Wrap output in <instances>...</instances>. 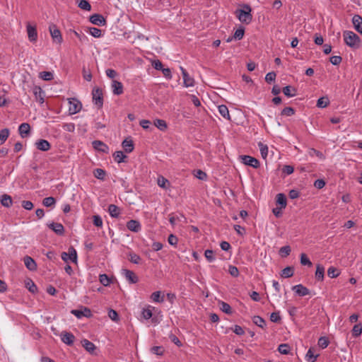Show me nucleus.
I'll list each match as a JSON object with an SVG mask.
<instances>
[{
  "label": "nucleus",
  "mask_w": 362,
  "mask_h": 362,
  "mask_svg": "<svg viewBox=\"0 0 362 362\" xmlns=\"http://www.w3.org/2000/svg\"><path fill=\"white\" fill-rule=\"evenodd\" d=\"M344 40L345 43L351 47L358 48L360 46V37L354 32L346 30L344 32Z\"/></svg>",
  "instance_id": "f257e3e1"
},
{
  "label": "nucleus",
  "mask_w": 362,
  "mask_h": 362,
  "mask_svg": "<svg viewBox=\"0 0 362 362\" xmlns=\"http://www.w3.org/2000/svg\"><path fill=\"white\" fill-rule=\"evenodd\" d=\"M93 102L98 108H101L103 105V93L100 88H95L92 92Z\"/></svg>",
  "instance_id": "f03ea898"
},
{
  "label": "nucleus",
  "mask_w": 362,
  "mask_h": 362,
  "mask_svg": "<svg viewBox=\"0 0 362 362\" xmlns=\"http://www.w3.org/2000/svg\"><path fill=\"white\" fill-rule=\"evenodd\" d=\"M69 112L70 115H74L78 112L82 108L81 103L76 98H69Z\"/></svg>",
  "instance_id": "7ed1b4c3"
},
{
  "label": "nucleus",
  "mask_w": 362,
  "mask_h": 362,
  "mask_svg": "<svg viewBox=\"0 0 362 362\" xmlns=\"http://www.w3.org/2000/svg\"><path fill=\"white\" fill-rule=\"evenodd\" d=\"M247 11L240 9L238 11V18L240 21L248 24L252 21V15L250 13L251 8L249 6L246 7Z\"/></svg>",
  "instance_id": "20e7f679"
},
{
  "label": "nucleus",
  "mask_w": 362,
  "mask_h": 362,
  "mask_svg": "<svg viewBox=\"0 0 362 362\" xmlns=\"http://www.w3.org/2000/svg\"><path fill=\"white\" fill-rule=\"evenodd\" d=\"M49 29L53 41L58 44H61L62 42L63 39L61 32L57 28V25H55L54 24H52L49 25Z\"/></svg>",
  "instance_id": "39448f33"
},
{
  "label": "nucleus",
  "mask_w": 362,
  "mask_h": 362,
  "mask_svg": "<svg viewBox=\"0 0 362 362\" xmlns=\"http://www.w3.org/2000/svg\"><path fill=\"white\" fill-rule=\"evenodd\" d=\"M242 163L246 165L251 166L254 168H257L259 166V162L257 159L250 156H240Z\"/></svg>",
  "instance_id": "423d86ee"
},
{
  "label": "nucleus",
  "mask_w": 362,
  "mask_h": 362,
  "mask_svg": "<svg viewBox=\"0 0 362 362\" xmlns=\"http://www.w3.org/2000/svg\"><path fill=\"white\" fill-rule=\"evenodd\" d=\"M61 256L64 262H67L68 259L73 262H76L77 261V252L73 247L69 248L68 252H63Z\"/></svg>",
  "instance_id": "0eeeda50"
},
{
  "label": "nucleus",
  "mask_w": 362,
  "mask_h": 362,
  "mask_svg": "<svg viewBox=\"0 0 362 362\" xmlns=\"http://www.w3.org/2000/svg\"><path fill=\"white\" fill-rule=\"evenodd\" d=\"M122 274L124 276L126 279L130 283V284H136L139 281V278L136 276V274L131 270L123 269L122 270Z\"/></svg>",
  "instance_id": "6e6552de"
},
{
  "label": "nucleus",
  "mask_w": 362,
  "mask_h": 362,
  "mask_svg": "<svg viewBox=\"0 0 362 362\" xmlns=\"http://www.w3.org/2000/svg\"><path fill=\"white\" fill-rule=\"evenodd\" d=\"M71 313L79 319L82 317H90L92 316L90 310L86 307H83L81 310H72Z\"/></svg>",
  "instance_id": "1a4fd4ad"
},
{
  "label": "nucleus",
  "mask_w": 362,
  "mask_h": 362,
  "mask_svg": "<svg viewBox=\"0 0 362 362\" xmlns=\"http://www.w3.org/2000/svg\"><path fill=\"white\" fill-rule=\"evenodd\" d=\"M61 339L64 344L71 346L74 342L75 336L71 332L63 331L61 333Z\"/></svg>",
  "instance_id": "9d476101"
},
{
  "label": "nucleus",
  "mask_w": 362,
  "mask_h": 362,
  "mask_svg": "<svg viewBox=\"0 0 362 362\" xmlns=\"http://www.w3.org/2000/svg\"><path fill=\"white\" fill-rule=\"evenodd\" d=\"M90 21L93 24L98 25V26L104 25L106 23L105 18L103 17V16H102L101 14H99V13H95V14L91 15L90 16Z\"/></svg>",
  "instance_id": "9b49d317"
},
{
  "label": "nucleus",
  "mask_w": 362,
  "mask_h": 362,
  "mask_svg": "<svg viewBox=\"0 0 362 362\" xmlns=\"http://www.w3.org/2000/svg\"><path fill=\"white\" fill-rule=\"evenodd\" d=\"M26 28L29 40L30 42H36L37 39V33L36 27L28 23Z\"/></svg>",
  "instance_id": "f8f14e48"
},
{
  "label": "nucleus",
  "mask_w": 362,
  "mask_h": 362,
  "mask_svg": "<svg viewBox=\"0 0 362 362\" xmlns=\"http://www.w3.org/2000/svg\"><path fill=\"white\" fill-rule=\"evenodd\" d=\"M23 262L28 270L35 271L37 269V263L31 257L28 255L24 257Z\"/></svg>",
  "instance_id": "ddd939ff"
},
{
  "label": "nucleus",
  "mask_w": 362,
  "mask_h": 362,
  "mask_svg": "<svg viewBox=\"0 0 362 362\" xmlns=\"http://www.w3.org/2000/svg\"><path fill=\"white\" fill-rule=\"evenodd\" d=\"M182 75L184 81L185 86L191 87L194 86V79L189 76L187 71L182 67L180 66Z\"/></svg>",
  "instance_id": "4468645a"
},
{
  "label": "nucleus",
  "mask_w": 362,
  "mask_h": 362,
  "mask_svg": "<svg viewBox=\"0 0 362 362\" xmlns=\"http://www.w3.org/2000/svg\"><path fill=\"white\" fill-rule=\"evenodd\" d=\"M93 147L98 151L107 153L109 147L101 141L95 140L92 142Z\"/></svg>",
  "instance_id": "2eb2a0df"
},
{
  "label": "nucleus",
  "mask_w": 362,
  "mask_h": 362,
  "mask_svg": "<svg viewBox=\"0 0 362 362\" xmlns=\"http://www.w3.org/2000/svg\"><path fill=\"white\" fill-rule=\"evenodd\" d=\"M48 227L58 235H63L64 233V228L62 223L52 222L48 224Z\"/></svg>",
  "instance_id": "dca6fc26"
},
{
  "label": "nucleus",
  "mask_w": 362,
  "mask_h": 362,
  "mask_svg": "<svg viewBox=\"0 0 362 362\" xmlns=\"http://www.w3.org/2000/svg\"><path fill=\"white\" fill-rule=\"evenodd\" d=\"M35 146L38 150L47 151L50 149L51 144L45 139H39L35 142Z\"/></svg>",
  "instance_id": "f3484780"
},
{
  "label": "nucleus",
  "mask_w": 362,
  "mask_h": 362,
  "mask_svg": "<svg viewBox=\"0 0 362 362\" xmlns=\"http://www.w3.org/2000/svg\"><path fill=\"white\" fill-rule=\"evenodd\" d=\"M292 289L300 296H305L310 294V290L302 284L293 286Z\"/></svg>",
  "instance_id": "a211bd4d"
},
{
  "label": "nucleus",
  "mask_w": 362,
  "mask_h": 362,
  "mask_svg": "<svg viewBox=\"0 0 362 362\" xmlns=\"http://www.w3.org/2000/svg\"><path fill=\"white\" fill-rule=\"evenodd\" d=\"M81 344H82V346L84 347V349L88 353H90V354H93V355L96 354L95 353V351L96 350V346H95V344L93 342L85 339L81 341Z\"/></svg>",
  "instance_id": "6ab92c4d"
},
{
  "label": "nucleus",
  "mask_w": 362,
  "mask_h": 362,
  "mask_svg": "<svg viewBox=\"0 0 362 362\" xmlns=\"http://www.w3.org/2000/svg\"><path fill=\"white\" fill-rule=\"evenodd\" d=\"M35 100L40 104L44 103V91L40 86H35L33 90Z\"/></svg>",
  "instance_id": "aec40b11"
},
{
  "label": "nucleus",
  "mask_w": 362,
  "mask_h": 362,
  "mask_svg": "<svg viewBox=\"0 0 362 362\" xmlns=\"http://www.w3.org/2000/svg\"><path fill=\"white\" fill-rule=\"evenodd\" d=\"M325 267L323 265L318 264L316 265V271L315 274V277L317 281H322L325 278Z\"/></svg>",
  "instance_id": "412c9836"
},
{
  "label": "nucleus",
  "mask_w": 362,
  "mask_h": 362,
  "mask_svg": "<svg viewBox=\"0 0 362 362\" xmlns=\"http://www.w3.org/2000/svg\"><path fill=\"white\" fill-rule=\"evenodd\" d=\"M112 88L115 95H119L123 93V85L118 81H112Z\"/></svg>",
  "instance_id": "4be33fe9"
},
{
  "label": "nucleus",
  "mask_w": 362,
  "mask_h": 362,
  "mask_svg": "<svg viewBox=\"0 0 362 362\" xmlns=\"http://www.w3.org/2000/svg\"><path fill=\"white\" fill-rule=\"evenodd\" d=\"M128 230L133 232H138L141 230V224L136 220H130L127 223Z\"/></svg>",
  "instance_id": "5701e85b"
},
{
  "label": "nucleus",
  "mask_w": 362,
  "mask_h": 362,
  "mask_svg": "<svg viewBox=\"0 0 362 362\" xmlns=\"http://www.w3.org/2000/svg\"><path fill=\"white\" fill-rule=\"evenodd\" d=\"M30 130V126L28 123H22L18 127L19 134L23 138L29 134Z\"/></svg>",
  "instance_id": "b1692460"
},
{
  "label": "nucleus",
  "mask_w": 362,
  "mask_h": 362,
  "mask_svg": "<svg viewBox=\"0 0 362 362\" xmlns=\"http://www.w3.org/2000/svg\"><path fill=\"white\" fill-rule=\"evenodd\" d=\"M122 147L124 148L126 153H129L133 151L134 150V143L132 139H124L122 141Z\"/></svg>",
  "instance_id": "393cba45"
},
{
  "label": "nucleus",
  "mask_w": 362,
  "mask_h": 362,
  "mask_svg": "<svg viewBox=\"0 0 362 362\" xmlns=\"http://www.w3.org/2000/svg\"><path fill=\"white\" fill-rule=\"evenodd\" d=\"M282 92L286 96L290 98L296 95L297 90L291 86H286L283 88Z\"/></svg>",
  "instance_id": "a878e982"
},
{
  "label": "nucleus",
  "mask_w": 362,
  "mask_h": 362,
  "mask_svg": "<svg viewBox=\"0 0 362 362\" xmlns=\"http://www.w3.org/2000/svg\"><path fill=\"white\" fill-rule=\"evenodd\" d=\"M276 205H279L281 208H286L287 202H286V197L283 193H279L276 195Z\"/></svg>",
  "instance_id": "bb28decb"
},
{
  "label": "nucleus",
  "mask_w": 362,
  "mask_h": 362,
  "mask_svg": "<svg viewBox=\"0 0 362 362\" xmlns=\"http://www.w3.org/2000/svg\"><path fill=\"white\" fill-rule=\"evenodd\" d=\"M108 211L110 215L113 218H117L120 213L119 208L115 204H110L108 206Z\"/></svg>",
  "instance_id": "cd10ccee"
},
{
  "label": "nucleus",
  "mask_w": 362,
  "mask_h": 362,
  "mask_svg": "<svg viewBox=\"0 0 362 362\" xmlns=\"http://www.w3.org/2000/svg\"><path fill=\"white\" fill-rule=\"evenodd\" d=\"M113 157L118 163L125 162V158H127V156L122 151H115L113 153Z\"/></svg>",
  "instance_id": "c85d7f7f"
},
{
  "label": "nucleus",
  "mask_w": 362,
  "mask_h": 362,
  "mask_svg": "<svg viewBox=\"0 0 362 362\" xmlns=\"http://www.w3.org/2000/svg\"><path fill=\"white\" fill-rule=\"evenodd\" d=\"M0 201L1 204L5 207H10L12 205V198L10 195L3 194Z\"/></svg>",
  "instance_id": "c756f323"
},
{
  "label": "nucleus",
  "mask_w": 362,
  "mask_h": 362,
  "mask_svg": "<svg viewBox=\"0 0 362 362\" xmlns=\"http://www.w3.org/2000/svg\"><path fill=\"white\" fill-rule=\"evenodd\" d=\"M218 112L224 118L230 120L228 109L226 105H221L218 107Z\"/></svg>",
  "instance_id": "7c9ffc66"
},
{
  "label": "nucleus",
  "mask_w": 362,
  "mask_h": 362,
  "mask_svg": "<svg viewBox=\"0 0 362 362\" xmlns=\"http://www.w3.org/2000/svg\"><path fill=\"white\" fill-rule=\"evenodd\" d=\"M293 273L294 269L293 267H286L281 271V276L283 278H289L293 276Z\"/></svg>",
  "instance_id": "2f4dec72"
},
{
  "label": "nucleus",
  "mask_w": 362,
  "mask_h": 362,
  "mask_svg": "<svg viewBox=\"0 0 362 362\" xmlns=\"http://www.w3.org/2000/svg\"><path fill=\"white\" fill-rule=\"evenodd\" d=\"M329 104V100L328 97H321L317 101V107L320 108H325Z\"/></svg>",
  "instance_id": "473e14b6"
},
{
  "label": "nucleus",
  "mask_w": 362,
  "mask_h": 362,
  "mask_svg": "<svg viewBox=\"0 0 362 362\" xmlns=\"http://www.w3.org/2000/svg\"><path fill=\"white\" fill-rule=\"evenodd\" d=\"M151 299L156 303H162L164 301V296H161L160 291H155L151 294Z\"/></svg>",
  "instance_id": "72a5a7b5"
},
{
  "label": "nucleus",
  "mask_w": 362,
  "mask_h": 362,
  "mask_svg": "<svg viewBox=\"0 0 362 362\" xmlns=\"http://www.w3.org/2000/svg\"><path fill=\"white\" fill-rule=\"evenodd\" d=\"M10 131L8 128L0 130V145H2L8 139Z\"/></svg>",
  "instance_id": "f704fd0d"
},
{
  "label": "nucleus",
  "mask_w": 362,
  "mask_h": 362,
  "mask_svg": "<svg viewBox=\"0 0 362 362\" xmlns=\"http://www.w3.org/2000/svg\"><path fill=\"white\" fill-rule=\"evenodd\" d=\"M318 356V354L315 355L313 349L310 348L305 355V358L308 362H315Z\"/></svg>",
  "instance_id": "c9c22d12"
},
{
  "label": "nucleus",
  "mask_w": 362,
  "mask_h": 362,
  "mask_svg": "<svg viewBox=\"0 0 362 362\" xmlns=\"http://www.w3.org/2000/svg\"><path fill=\"white\" fill-rule=\"evenodd\" d=\"M252 322L255 325L261 328H264L266 326L265 320L260 316H254L252 318Z\"/></svg>",
  "instance_id": "e433bc0d"
},
{
  "label": "nucleus",
  "mask_w": 362,
  "mask_h": 362,
  "mask_svg": "<svg viewBox=\"0 0 362 362\" xmlns=\"http://www.w3.org/2000/svg\"><path fill=\"white\" fill-rule=\"evenodd\" d=\"M219 307H220L221 310H222L223 313H225L226 314L232 313V308L228 303L223 302V301H220Z\"/></svg>",
  "instance_id": "4c0bfd02"
},
{
  "label": "nucleus",
  "mask_w": 362,
  "mask_h": 362,
  "mask_svg": "<svg viewBox=\"0 0 362 362\" xmlns=\"http://www.w3.org/2000/svg\"><path fill=\"white\" fill-rule=\"evenodd\" d=\"M94 176L100 180H104L106 175V172L101 168H96L93 171Z\"/></svg>",
  "instance_id": "58836bf2"
},
{
  "label": "nucleus",
  "mask_w": 362,
  "mask_h": 362,
  "mask_svg": "<svg viewBox=\"0 0 362 362\" xmlns=\"http://www.w3.org/2000/svg\"><path fill=\"white\" fill-rule=\"evenodd\" d=\"M155 126L161 131L167 129V123L163 119H157L154 121Z\"/></svg>",
  "instance_id": "ea45409f"
},
{
  "label": "nucleus",
  "mask_w": 362,
  "mask_h": 362,
  "mask_svg": "<svg viewBox=\"0 0 362 362\" xmlns=\"http://www.w3.org/2000/svg\"><path fill=\"white\" fill-rule=\"evenodd\" d=\"M362 333V324L355 325L352 329V335L354 337H359Z\"/></svg>",
  "instance_id": "a19ab883"
},
{
  "label": "nucleus",
  "mask_w": 362,
  "mask_h": 362,
  "mask_svg": "<svg viewBox=\"0 0 362 362\" xmlns=\"http://www.w3.org/2000/svg\"><path fill=\"white\" fill-rule=\"evenodd\" d=\"M158 185L163 189H167L170 185V182L164 177L160 176L158 178Z\"/></svg>",
  "instance_id": "79ce46f5"
},
{
  "label": "nucleus",
  "mask_w": 362,
  "mask_h": 362,
  "mask_svg": "<svg viewBox=\"0 0 362 362\" xmlns=\"http://www.w3.org/2000/svg\"><path fill=\"white\" fill-rule=\"evenodd\" d=\"M278 351L281 354H288L290 353L291 349L288 344H281L278 347Z\"/></svg>",
  "instance_id": "37998d69"
},
{
  "label": "nucleus",
  "mask_w": 362,
  "mask_h": 362,
  "mask_svg": "<svg viewBox=\"0 0 362 362\" xmlns=\"http://www.w3.org/2000/svg\"><path fill=\"white\" fill-rule=\"evenodd\" d=\"M56 200L52 197H48L43 199L42 204L46 207H50L55 205Z\"/></svg>",
  "instance_id": "c03bdc74"
},
{
  "label": "nucleus",
  "mask_w": 362,
  "mask_h": 362,
  "mask_svg": "<svg viewBox=\"0 0 362 362\" xmlns=\"http://www.w3.org/2000/svg\"><path fill=\"white\" fill-rule=\"evenodd\" d=\"M300 264L302 265L312 267L313 263L305 253L300 255Z\"/></svg>",
  "instance_id": "a18cd8bd"
},
{
  "label": "nucleus",
  "mask_w": 362,
  "mask_h": 362,
  "mask_svg": "<svg viewBox=\"0 0 362 362\" xmlns=\"http://www.w3.org/2000/svg\"><path fill=\"white\" fill-rule=\"evenodd\" d=\"M99 280H100V282L105 286H107L110 284L111 283V280L109 278V276L105 274H100L99 276Z\"/></svg>",
  "instance_id": "49530a36"
},
{
  "label": "nucleus",
  "mask_w": 362,
  "mask_h": 362,
  "mask_svg": "<svg viewBox=\"0 0 362 362\" xmlns=\"http://www.w3.org/2000/svg\"><path fill=\"white\" fill-rule=\"evenodd\" d=\"M25 287L33 293H35L37 291L36 285L31 279H28L25 282Z\"/></svg>",
  "instance_id": "de8ad7c7"
},
{
  "label": "nucleus",
  "mask_w": 362,
  "mask_h": 362,
  "mask_svg": "<svg viewBox=\"0 0 362 362\" xmlns=\"http://www.w3.org/2000/svg\"><path fill=\"white\" fill-rule=\"evenodd\" d=\"M318 346L322 349H325L328 346L329 341L326 337H321L318 339Z\"/></svg>",
  "instance_id": "09e8293b"
},
{
  "label": "nucleus",
  "mask_w": 362,
  "mask_h": 362,
  "mask_svg": "<svg viewBox=\"0 0 362 362\" xmlns=\"http://www.w3.org/2000/svg\"><path fill=\"white\" fill-rule=\"evenodd\" d=\"M141 257L139 255H136L134 252L129 253V260L134 264H139L141 262Z\"/></svg>",
  "instance_id": "8fccbe9b"
},
{
  "label": "nucleus",
  "mask_w": 362,
  "mask_h": 362,
  "mask_svg": "<svg viewBox=\"0 0 362 362\" xmlns=\"http://www.w3.org/2000/svg\"><path fill=\"white\" fill-rule=\"evenodd\" d=\"M339 274V270L334 267H330L327 270V275L332 279L337 277Z\"/></svg>",
  "instance_id": "3c124183"
},
{
  "label": "nucleus",
  "mask_w": 362,
  "mask_h": 362,
  "mask_svg": "<svg viewBox=\"0 0 362 362\" xmlns=\"http://www.w3.org/2000/svg\"><path fill=\"white\" fill-rule=\"evenodd\" d=\"M78 6L84 11H90L91 6L90 3L86 0H80Z\"/></svg>",
  "instance_id": "603ef678"
},
{
  "label": "nucleus",
  "mask_w": 362,
  "mask_h": 362,
  "mask_svg": "<svg viewBox=\"0 0 362 362\" xmlns=\"http://www.w3.org/2000/svg\"><path fill=\"white\" fill-rule=\"evenodd\" d=\"M40 77L47 81L53 79V74L50 71H42L40 73Z\"/></svg>",
  "instance_id": "864d4df0"
},
{
  "label": "nucleus",
  "mask_w": 362,
  "mask_h": 362,
  "mask_svg": "<svg viewBox=\"0 0 362 362\" xmlns=\"http://www.w3.org/2000/svg\"><path fill=\"white\" fill-rule=\"evenodd\" d=\"M261 155L263 158H266L268 155V146L262 143L258 144Z\"/></svg>",
  "instance_id": "5fc2aeb1"
},
{
  "label": "nucleus",
  "mask_w": 362,
  "mask_h": 362,
  "mask_svg": "<svg viewBox=\"0 0 362 362\" xmlns=\"http://www.w3.org/2000/svg\"><path fill=\"white\" fill-rule=\"evenodd\" d=\"M89 33L94 37H100L102 35L101 30L95 27L90 28Z\"/></svg>",
  "instance_id": "6e6d98bb"
},
{
  "label": "nucleus",
  "mask_w": 362,
  "mask_h": 362,
  "mask_svg": "<svg viewBox=\"0 0 362 362\" xmlns=\"http://www.w3.org/2000/svg\"><path fill=\"white\" fill-rule=\"evenodd\" d=\"M291 250V247L289 245H286L280 248L279 253L282 257H287L290 255Z\"/></svg>",
  "instance_id": "4d7b16f0"
},
{
  "label": "nucleus",
  "mask_w": 362,
  "mask_h": 362,
  "mask_svg": "<svg viewBox=\"0 0 362 362\" xmlns=\"http://www.w3.org/2000/svg\"><path fill=\"white\" fill-rule=\"evenodd\" d=\"M295 114V110L291 107H286L281 111V115L292 116Z\"/></svg>",
  "instance_id": "13d9d810"
},
{
  "label": "nucleus",
  "mask_w": 362,
  "mask_h": 362,
  "mask_svg": "<svg viewBox=\"0 0 362 362\" xmlns=\"http://www.w3.org/2000/svg\"><path fill=\"white\" fill-rule=\"evenodd\" d=\"M228 273L233 277H238L240 274L238 269L233 265L228 267Z\"/></svg>",
  "instance_id": "bf43d9fd"
},
{
  "label": "nucleus",
  "mask_w": 362,
  "mask_h": 362,
  "mask_svg": "<svg viewBox=\"0 0 362 362\" xmlns=\"http://www.w3.org/2000/svg\"><path fill=\"white\" fill-rule=\"evenodd\" d=\"M276 74L274 71L269 72L265 76V81L268 83L274 82L276 79Z\"/></svg>",
  "instance_id": "052dcab7"
},
{
  "label": "nucleus",
  "mask_w": 362,
  "mask_h": 362,
  "mask_svg": "<svg viewBox=\"0 0 362 362\" xmlns=\"http://www.w3.org/2000/svg\"><path fill=\"white\" fill-rule=\"evenodd\" d=\"M151 351L154 354L162 356L163 354L164 349L163 346H155L151 349Z\"/></svg>",
  "instance_id": "680f3d73"
},
{
  "label": "nucleus",
  "mask_w": 362,
  "mask_h": 362,
  "mask_svg": "<svg viewBox=\"0 0 362 362\" xmlns=\"http://www.w3.org/2000/svg\"><path fill=\"white\" fill-rule=\"evenodd\" d=\"M204 256L209 262H212L215 260V257L214 256V251L212 250H205Z\"/></svg>",
  "instance_id": "e2e57ef3"
},
{
  "label": "nucleus",
  "mask_w": 362,
  "mask_h": 362,
  "mask_svg": "<svg viewBox=\"0 0 362 362\" xmlns=\"http://www.w3.org/2000/svg\"><path fill=\"white\" fill-rule=\"evenodd\" d=\"M141 315L145 320H148L152 317V311L149 308H144L141 311Z\"/></svg>",
  "instance_id": "0e129e2a"
},
{
  "label": "nucleus",
  "mask_w": 362,
  "mask_h": 362,
  "mask_svg": "<svg viewBox=\"0 0 362 362\" xmlns=\"http://www.w3.org/2000/svg\"><path fill=\"white\" fill-rule=\"evenodd\" d=\"M169 339L173 343H174L178 347H181L182 346V343L181 342V341L175 334H169Z\"/></svg>",
  "instance_id": "69168bd1"
},
{
  "label": "nucleus",
  "mask_w": 362,
  "mask_h": 362,
  "mask_svg": "<svg viewBox=\"0 0 362 362\" xmlns=\"http://www.w3.org/2000/svg\"><path fill=\"white\" fill-rule=\"evenodd\" d=\"M194 176L201 180H204L207 177L206 173H204V171H202V170H196L195 173H194Z\"/></svg>",
  "instance_id": "338daca9"
},
{
  "label": "nucleus",
  "mask_w": 362,
  "mask_h": 362,
  "mask_svg": "<svg viewBox=\"0 0 362 362\" xmlns=\"http://www.w3.org/2000/svg\"><path fill=\"white\" fill-rule=\"evenodd\" d=\"M244 33H245L244 29L239 28L235 30L233 37L236 40H241L244 36Z\"/></svg>",
  "instance_id": "774afa93"
}]
</instances>
